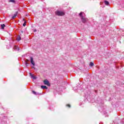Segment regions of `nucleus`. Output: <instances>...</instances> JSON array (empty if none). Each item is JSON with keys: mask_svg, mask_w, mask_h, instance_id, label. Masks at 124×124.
Here are the masks:
<instances>
[{"mask_svg": "<svg viewBox=\"0 0 124 124\" xmlns=\"http://www.w3.org/2000/svg\"><path fill=\"white\" fill-rule=\"evenodd\" d=\"M83 14H84L83 12H81L79 13V15L80 16V18L81 19V21L82 23H86L87 21H88V19H87L86 17H84L83 16Z\"/></svg>", "mask_w": 124, "mask_h": 124, "instance_id": "obj_1", "label": "nucleus"}, {"mask_svg": "<svg viewBox=\"0 0 124 124\" xmlns=\"http://www.w3.org/2000/svg\"><path fill=\"white\" fill-rule=\"evenodd\" d=\"M55 14L57 15V16H64L65 15L64 12L61 11H56Z\"/></svg>", "mask_w": 124, "mask_h": 124, "instance_id": "obj_2", "label": "nucleus"}, {"mask_svg": "<svg viewBox=\"0 0 124 124\" xmlns=\"http://www.w3.org/2000/svg\"><path fill=\"white\" fill-rule=\"evenodd\" d=\"M44 83L45 84V85L50 86V82H49V81H48V80L47 79L44 80Z\"/></svg>", "mask_w": 124, "mask_h": 124, "instance_id": "obj_3", "label": "nucleus"}, {"mask_svg": "<svg viewBox=\"0 0 124 124\" xmlns=\"http://www.w3.org/2000/svg\"><path fill=\"white\" fill-rule=\"evenodd\" d=\"M31 62L32 65H35V63H34V61H33V58L31 57H30Z\"/></svg>", "mask_w": 124, "mask_h": 124, "instance_id": "obj_4", "label": "nucleus"}, {"mask_svg": "<svg viewBox=\"0 0 124 124\" xmlns=\"http://www.w3.org/2000/svg\"><path fill=\"white\" fill-rule=\"evenodd\" d=\"M17 14H18V12H16L15 13V14H14V16H12V18L15 19V18H16Z\"/></svg>", "mask_w": 124, "mask_h": 124, "instance_id": "obj_5", "label": "nucleus"}, {"mask_svg": "<svg viewBox=\"0 0 124 124\" xmlns=\"http://www.w3.org/2000/svg\"><path fill=\"white\" fill-rule=\"evenodd\" d=\"M30 76H31V78H32L33 79H36L35 76L32 75L31 73H30Z\"/></svg>", "mask_w": 124, "mask_h": 124, "instance_id": "obj_6", "label": "nucleus"}, {"mask_svg": "<svg viewBox=\"0 0 124 124\" xmlns=\"http://www.w3.org/2000/svg\"><path fill=\"white\" fill-rule=\"evenodd\" d=\"M23 21H24V23H23V27H26V25L27 21H26L25 20V18H23Z\"/></svg>", "mask_w": 124, "mask_h": 124, "instance_id": "obj_7", "label": "nucleus"}, {"mask_svg": "<svg viewBox=\"0 0 124 124\" xmlns=\"http://www.w3.org/2000/svg\"><path fill=\"white\" fill-rule=\"evenodd\" d=\"M41 89H46V90H47V89H48V88L46 86H41Z\"/></svg>", "mask_w": 124, "mask_h": 124, "instance_id": "obj_8", "label": "nucleus"}, {"mask_svg": "<svg viewBox=\"0 0 124 124\" xmlns=\"http://www.w3.org/2000/svg\"><path fill=\"white\" fill-rule=\"evenodd\" d=\"M15 50H17V51H19V47L18 46H15L14 47Z\"/></svg>", "mask_w": 124, "mask_h": 124, "instance_id": "obj_9", "label": "nucleus"}, {"mask_svg": "<svg viewBox=\"0 0 124 124\" xmlns=\"http://www.w3.org/2000/svg\"><path fill=\"white\" fill-rule=\"evenodd\" d=\"M105 4H106V5H109V1H105Z\"/></svg>", "mask_w": 124, "mask_h": 124, "instance_id": "obj_10", "label": "nucleus"}, {"mask_svg": "<svg viewBox=\"0 0 124 124\" xmlns=\"http://www.w3.org/2000/svg\"><path fill=\"white\" fill-rule=\"evenodd\" d=\"M29 60L27 59L26 61H25V64L26 65V66H28V64H29V63H28V62H29Z\"/></svg>", "mask_w": 124, "mask_h": 124, "instance_id": "obj_11", "label": "nucleus"}, {"mask_svg": "<svg viewBox=\"0 0 124 124\" xmlns=\"http://www.w3.org/2000/svg\"><path fill=\"white\" fill-rule=\"evenodd\" d=\"M5 27V25H4V24L1 25V28L2 29H4Z\"/></svg>", "mask_w": 124, "mask_h": 124, "instance_id": "obj_12", "label": "nucleus"}, {"mask_svg": "<svg viewBox=\"0 0 124 124\" xmlns=\"http://www.w3.org/2000/svg\"><path fill=\"white\" fill-rule=\"evenodd\" d=\"M17 40H18V41H20V40H21V37L20 36H19L17 38Z\"/></svg>", "mask_w": 124, "mask_h": 124, "instance_id": "obj_13", "label": "nucleus"}, {"mask_svg": "<svg viewBox=\"0 0 124 124\" xmlns=\"http://www.w3.org/2000/svg\"><path fill=\"white\" fill-rule=\"evenodd\" d=\"M94 64L92 62H91L90 63V66H93Z\"/></svg>", "mask_w": 124, "mask_h": 124, "instance_id": "obj_14", "label": "nucleus"}, {"mask_svg": "<svg viewBox=\"0 0 124 124\" xmlns=\"http://www.w3.org/2000/svg\"><path fill=\"white\" fill-rule=\"evenodd\" d=\"M9 2H15V0H10Z\"/></svg>", "mask_w": 124, "mask_h": 124, "instance_id": "obj_15", "label": "nucleus"}, {"mask_svg": "<svg viewBox=\"0 0 124 124\" xmlns=\"http://www.w3.org/2000/svg\"><path fill=\"white\" fill-rule=\"evenodd\" d=\"M32 93H33L34 94H37V93H36V92H35V91H32Z\"/></svg>", "mask_w": 124, "mask_h": 124, "instance_id": "obj_16", "label": "nucleus"}, {"mask_svg": "<svg viewBox=\"0 0 124 124\" xmlns=\"http://www.w3.org/2000/svg\"><path fill=\"white\" fill-rule=\"evenodd\" d=\"M66 106L70 108V105H67Z\"/></svg>", "mask_w": 124, "mask_h": 124, "instance_id": "obj_17", "label": "nucleus"}, {"mask_svg": "<svg viewBox=\"0 0 124 124\" xmlns=\"http://www.w3.org/2000/svg\"><path fill=\"white\" fill-rule=\"evenodd\" d=\"M32 68H34V69H35L34 67H32Z\"/></svg>", "mask_w": 124, "mask_h": 124, "instance_id": "obj_18", "label": "nucleus"}, {"mask_svg": "<svg viewBox=\"0 0 124 124\" xmlns=\"http://www.w3.org/2000/svg\"><path fill=\"white\" fill-rule=\"evenodd\" d=\"M35 31H36V30H35Z\"/></svg>", "mask_w": 124, "mask_h": 124, "instance_id": "obj_19", "label": "nucleus"}]
</instances>
